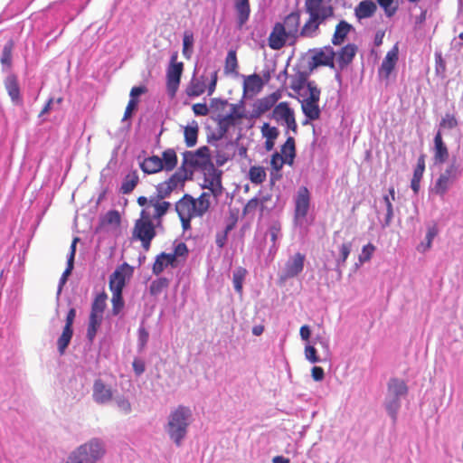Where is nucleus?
<instances>
[{"label": "nucleus", "instance_id": "nucleus-48", "mask_svg": "<svg viewBox=\"0 0 463 463\" xmlns=\"http://www.w3.org/2000/svg\"><path fill=\"white\" fill-rule=\"evenodd\" d=\"M375 250H376L375 246L372 243H368V244L364 245L362 248V251L358 256L359 262L361 264H363L364 262H368L372 259Z\"/></svg>", "mask_w": 463, "mask_h": 463}, {"label": "nucleus", "instance_id": "nucleus-55", "mask_svg": "<svg viewBox=\"0 0 463 463\" xmlns=\"http://www.w3.org/2000/svg\"><path fill=\"white\" fill-rule=\"evenodd\" d=\"M261 133L266 139H276L279 136L278 128L276 127H270L268 123L263 124Z\"/></svg>", "mask_w": 463, "mask_h": 463}, {"label": "nucleus", "instance_id": "nucleus-7", "mask_svg": "<svg viewBox=\"0 0 463 463\" xmlns=\"http://www.w3.org/2000/svg\"><path fill=\"white\" fill-rule=\"evenodd\" d=\"M308 96L301 100V109L307 119L314 121L320 118L319 100L321 90L313 80L307 83Z\"/></svg>", "mask_w": 463, "mask_h": 463}, {"label": "nucleus", "instance_id": "nucleus-58", "mask_svg": "<svg viewBox=\"0 0 463 463\" xmlns=\"http://www.w3.org/2000/svg\"><path fill=\"white\" fill-rule=\"evenodd\" d=\"M260 204L261 202L257 197L249 200L242 210L243 214L246 215L254 213Z\"/></svg>", "mask_w": 463, "mask_h": 463}, {"label": "nucleus", "instance_id": "nucleus-39", "mask_svg": "<svg viewBox=\"0 0 463 463\" xmlns=\"http://www.w3.org/2000/svg\"><path fill=\"white\" fill-rule=\"evenodd\" d=\"M281 153L283 157L287 158V160H289L288 164L292 165L296 153L294 137H288L287 138L285 144L281 147Z\"/></svg>", "mask_w": 463, "mask_h": 463}, {"label": "nucleus", "instance_id": "nucleus-30", "mask_svg": "<svg viewBox=\"0 0 463 463\" xmlns=\"http://www.w3.org/2000/svg\"><path fill=\"white\" fill-rule=\"evenodd\" d=\"M353 29V26L348 24L346 21H340L335 29L334 34L332 36V43L334 45H341L345 41L348 33Z\"/></svg>", "mask_w": 463, "mask_h": 463}, {"label": "nucleus", "instance_id": "nucleus-11", "mask_svg": "<svg viewBox=\"0 0 463 463\" xmlns=\"http://www.w3.org/2000/svg\"><path fill=\"white\" fill-rule=\"evenodd\" d=\"M183 71L184 63L177 61V53L173 54L166 70V89L171 98H174L178 90Z\"/></svg>", "mask_w": 463, "mask_h": 463}, {"label": "nucleus", "instance_id": "nucleus-42", "mask_svg": "<svg viewBox=\"0 0 463 463\" xmlns=\"http://www.w3.org/2000/svg\"><path fill=\"white\" fill-rule=\"evenodd\" d=\"M238 60L236 51L231 50L228 52L225 58L224 72L226 74L237 73Z\"/></svg>", "mask_w": 463, "mask_h": 463}, {"label": "nucleus", "instance_id": "nucleus-13", "mask_svg": "<svg viewBox=\"0 0 463 463\" xmlns=\"http://www.w3.org/2000/svg\"><path fill=\"white\" fill-rule=\"evenodd\" d=\"M272 118L277 122H283L288 129L294 133L298 131V124L295 118V112L286 101L277 104L272 110Z\"/></svg>", "mask_w": 463, "mask_h": 463}, {"label": "nucleus", "instance_id": "nucleus-49", "mask_svg": "<svg viewBox=\"0 0 463 463\" xmlns=\"http://www.w3.org/2000/svg\"><path fill=\"white\" fill-rule=\"evenodd\" d=\"M194 44V35L192 33L185 32L183 38V54L185 58L191 57L192 47Z\"/></svg>", "mask_w": 463, "mask_h": 463}, {"label": "nucleus", "instance_id": "nucleus-61", "mask_svg": "<svg viewBox=\"0 0 463 463\" xmlns=\"http://www.w3.org/2000/svg\"><path fill=\"white\" fill-rule=\"evenodd\" d=\"M137 103H138L137 99H130L128 100V105L126 107V109H125L122 120H126V119L129 118L132 116L133 111L137 107Z\"/></svg>", "mask_w": 463, "mask_h": 463}, {"label": "nucleus", "instance_id": "nucleus-17", "mask_svg": "<svg viewBox=\"0 0 463 463\" xmlns=\"http://www.w3.org/2000/svg\"><path fill=\"white\" fill-rule=\"evenodd\" d=\"M310 205V193L306 186L298 190L295 199L294 217L297 222H301L307 215Z\"/></svg>", "mask_w": 463, "mask_h": 463}, {"label": "nucleus", "instance_id": "nucleus-51", "mask_svg": "<svg viewBox=\"0 0 463 463\" xmlns=\"http://www.w3.org/2000/svg\"><path fill=\"white\" fill-rule=\"evenodd\" d=\"M458 125L456 117L453 114L447 113L441 118L439 126L440 128L452 129L455 128Z\"/></svg>", "mask_w": 463, "mask_h": 463}, {"label": "nucleus", "instance_id": "nucleus-10", "mask_svg": "<svg viewBox=\"0 0 463 463\" xmlns=\"http://www.w3.org/2000/svg\"><path fill=\"white\" fill-rule=\"evenodd\" d=\"M244 117L241 106L230 104L226 113L217 114V125L220 136L225 135L231 127L235 126Z\"/></svg>", "mask_w": 463, "mask_h": 463}, {"label": "nucleus", "instance_id": "nucleus-3", "mask_svg": "<svg viewBox=\"0 0 463 463\" xmlns=\"http://www.w3.org/2000/svg\"><path fill=\"white\" fill-rule=\"evenodd\" d=\"M191 421L192 411L186 406L180 405L170 412L165 430L176 446H180L186 436Z\"/></svg>", "mask_w": 463, "mask_h": 463}, {"label": "nucleus", "instance_id": "nucleus-34", "mask_svg": "<svg viewBox=\"0 0 463 463\" xmlns=\"http://www.w3.org/2000/svg\"><path fill=\"white\" fill-rule=\"evenodd\" d=\"M395 200V190L394 187L392 186L389 188V194L383 196V202L386 206V215L384 219V222L383 224V227H387L391 224L392 217H393V208H392V201Z\"/></svg>", "mask_w": 463, "mask_h": 463}, {"label": "nucleus", "instance_id": "nucleus-21", "mask_svg": "<svg viewBox=\"0 0 463 463\" xmlns=\"http://www.w3.org/2000/svg\"><path fill=\"white\" fill-rule=\"evenodd\" d=\"M304 261L305 255L299 252L296 253L287 261L284 273L281 278L283 279H288L298 276L304 269Z\"/></svg>", "mask_w": 463, "mask_h": 463}, {"label": "nucleus", "instance_id": "nucleus-52", "mask_svg": "<svg viewBox=\"0 0 463 463\" xmlns=\"http://www.w3.org/2000/svg\"><path fill=\"white\" fill-rule=\"evenodd\" d=\"M436 235H437V229L435 227L430 228L428 230L426 237H425L426 243L425 244L421 243L419 246V250H421V251H426L429 249H430L431 244H432V241H433V239L435 238Z\"/></svg>", "mask_w": 463, "mask_h": 463}, {"label": "nucleus", "instance_id": "nucleus-44", "mask_svg": "<svg viewBox=\"0 0 463 463\" xmlns=\"http://www.w3.org/2000/svg\"><path fill=\"white\" fill-rule=\"evenodd\" d=\"M112 292V298H111V304L112 308L111 312L114 316L118 315L122 309L124 308L125 303L122 297V292L119 291H111Z\"/></svg>", "mask_w": 463, "mask_h": 463}, {"label": "nucleus", "instance_id": "nucleus-40", "mask_svg": "<svg viewBox=\"0 0 463 463\" xmlns=\"http://www.w3.org/2000/svg\"><path fill=\"white\" fill-rule=\"evenodd\" d=\"M187 178V173L184 172V170L181 167H179V169L175 174H173L167 180H165V182L174 191L179 185H182Z\"/></svg>", "mask_w": 463, "mask_h": 463}, {"label": "nucleus", "instance_id": "nucleus-24", "mask_svg": "<svg viewBox=\"0 0 463 463\" xmlns=\"http://www.w3.org/2000/svg\"><path fill=\"white\" fill-rule=\"evenodd\" d=\"M263 85V80L259 74L253 73L246 76L243 80V93L251 96L256 95L261 91Z\"/></svg>", "mask_w": 463, "mask_h": 463}, {"label": "nucleus", "instance_id": "nucleus-19", "mask_svg": "<svg viewBox=\"0 0 463 463\" xmlns=\"http://www.w3.org/2000/svg\"><path fill=\"white\" fill-rule=\"evenodd\" d=\"M205 188L210 190V195L213 194L214 197H218L222 194V171L211 165V168L205 175Z\"/></svg>", "mask_w": 463, "mask_h": 463}, {"label": "nucleus", "instance_id": "nucleus-53", "mask_svg": "<svg viewBox=\"0 0 463 463\" xmlns=\"http://www.w3.org/2000/svg\"><path fill=\"white\" fill-rule=\"evenodd\" d=\"M288 161L289 160H287V158L283 157L282 155L276 152L271 156L270 165L273 169L279 171L283 167L284 164H288Z\"/></svg>", "mask_w": 463, "mask_h": 463}, {"label": "nucleus", "instance_id": "nucleus-4", "mask_svg": "<svg viewBox=\"0 0 463 463\" xmlns=\"http://www.w3.org/2000/svg\"><path fill=\"white\" fill-rule=\"evenodd\" d=\"M104 454L102 443L93 439L77 448L69 456L66 463H97Z\"/></svg>", "mask_w": 463, "mask_h": 463}, {"label": "nucleus", "instance_id": "nucleus-33", "mask_svg": "<svg viewBox=\"0 0 463 463\" xmlns=\"http://www.w3.org/2000/svg\"><path fill=\"white\" fill-rule=\"evenodd\" d=\"M205 88L204 80L193 77L185 88V93L191 98L199 97L205 91Z\"/></svg>", "mask_w": 463, "mask_h": 463}, {"label": "nucleus", "instance_id": "nucleus-36", "mask_svg": "<svg viewBox=\"0 0 463 463\" xmlns=\"http://www.w3.org/2000/svg\"><path fill=\"white\" fill-rule=\"evenodd\" d=\"M199 128L195 121L192 125L186 126L184 129V142L188 147L196 145Z\"/></svg>", "mask_w": 463, "mask_h": 463}, {"label": "nucleus", "instance_id": "nucleus-62", "mask_svg": "<svg viewBox=\"0 0 463 463\" xmlns=\"http://www.w3.org/2000/svg\"><path fill=\"white\" fill-rule=\"evenodd\" d=\"M148 338V332L146 330L145 327H140L138 329V345L140 350L145 348L146 345L147 344Z\"/></svg>", "mask_w": 463, "mask_h": 463}, {"label": "nucleus", "instance_id": "nucleus-15", "mask_svg": "<svg viewBox=\"0 0 463 463\" xmlns=\"http://www.w3.org/2000/svg\"><path fill=\"white\" fill-rule=\"evenodd\" d=\"M458 175V167L453 164L449 165L435 182L432 191L436 194L443 196L449 186L456 181Z\"/></svg>", "mask_w": 463, "mask_h": 463}, {"label": "nucleus", "instance_id": "nucleus-6", "mask_svg": "<svg viewBox=\"0 0 463 463\" xmlns=\"http://www.w3.org/2000/svg\"><path fill=\"white\" fill-rule=\"evenodd\" d=\"M158 226L155 222L141 216L135 221L132 230V239L139 241L144 250H148L151 241L156 236V228Z\"/></svg>", "mask_w": 463, "mask_h": 463}, {"label": "nucleus", "instance_id": "nucleus-63", "mask_svg": "<svg viewBox=\"0 0 463 463\" xmlns=\"http://www.w3.org/2000/svg\"><path fill=\"white\" fill-rule=\"evenodd\" d=\"M192 109L196 116H206L210 110L206 103H195L193 105Z\"/></svg>", "mask_w": 463, "mask_h": 463}, {"label": "nucleus", "instance_id": "nucleus-46", "mask_svg": "<svg viewBox=\"0 0 463 463\" xmlns=\"http://www.w3.org/2000/svg\"><path fill=\"white\" fill-rule=\"evenodd\" d=\"M230 104L227 100L214 98L210 102V109L217 116L219 113H226Z\"/></svg>", "mask_w": 463, "mask_h": 463}, {"label": "nucleus", "instance_id": "nucleus-28", "mask_svg": "<svg viewBox=\"0 0 463 463\" xmlns=\"http://www.w3.org/2000/svg\"><path fill=\"white\" fill-rule=\"evenodd\" d=\"M234 8L237 14L238 26L241 28L250 17V0H234Z\"/></svg>", "mask_w": 463, "mask_h": 463}, {"label": "nucleus", "instance_id": "nucleus-14", "mask_svg": "<svg viewBox=\"0 0 463 463\" xmlns=\"http://www.w3.org/2000/svg\"><path fill=\"white\" fill-rule=\"evenodd\" d=\"M335 52L330 45L324 46L313 51V55L308 66L311 70L320 66L335 68Z\"/></svg>", "mask_w": 463, "mask_h": 463}, {"label": "nucleus", "instance_id": "nucleus-56", "mask_svg": "<svg viewBox=\"0 0 463 463\" xmlns=\"http://www.w3.org/2000/svg\"><path fill=\"white\" fill-rule=\"evenodd\" d=\"M173 192L172 188L166 184L165 181L160 183L156 186V194L155 196L160 197V199H165L168 197Z\"/></svg>", "mask_w": 463, "mask_h": 463}, {"label": "nucleus", "instance_id": "nucleus-27", "mask_svg": "<svg viewBox=\"0 0 463 463\" xmlns=\"http://www.w3.org/2000/svg\"><path fill=\"white\" fill-rule=\"evenodd\" d=\"M168 266H171V267L177 266V263L175 262V256L171 255L170 253L162 252L161 254H159L156 257V259L153 264L152 271L155 275H159Z\"/></svg>", "mask_w": 463, "mask_h": 463}, {"label": "nucleus", "instance_id": "nucleus-29", "mask_svg": "<svg viewBox=\"0 0 463 463\" xmlns=\"http://www.w3.org/2000/svg\"><path fill=\"white\" fill-rule=\"evenodd\" d=\"M377 6L372 0L360 2L354 9V14L358 20L372 17L376 12Z\"/></svg>", "mask_w": 463, "mask_h": 463}, {"label": "nucleus", "instance_id": "nucleus-23", "mask_svg": "<svg viewBox=\"0 0 463 463\" xmlns=\"http://www.w3.org/2000/svg\"><path fill=\"white\" fill-rule=\"evenodd\" d=\"M357 50L358 48L354 43H348L342 47L337 53H335L337 68L340 71H343L352 63Z\"/></svg>", "mask_w": 463, "mask_h": 463}, {"label": "nucleus", "instance_id": "nucleus-57", "mask_svg": "<svg viewBox=\"0 0 463 463\" xmlns=\"http://www.w3.org/2000/svg\"><path fill=\"white\" fill-rule=\"evenodd\" d=\"M306 78L303 75H299L298 78L294 79L290 83V88L296 93L300 94V90L306 86L307 87Z\"/></svg>", "mask_w": 463, "mask_h": 463}, {"label": "nucleus", "instance_id": "nucleus-54", "mask_svg": "<svg viewBox=\"0 0 463 463\" xmlns=\"http://www.w3.org/2000/svg\"><path fill=\"white\" fill-rule=\"evenodd\" d=\"M425 171V155H420L417 161V165L413 171L414 179L421 180L423 173Z\"/></svg>", "mask_w": 463, "mask_h": 463}, {"label": "nucleus", "instance_id": "nucleus-8", "mask_svg": "<svg viewBox=\"0 0 463 463\" xmlns=\"http://www.w3.org/2000/svg\"><path fill=\"white\" fill-rule=\"evenodd\" d=\"M211 165L210 150L208 146H201L196 151H186L183 154L181 168L187 173V167L207 169Z\"/></svg>", "mask_w": 463, "mask_h": 463}, {"label": "nucleus", "instance_id": "nucleus-37", "mask_svg": "<svg viewBox=\"0 0 463 463\" xmlns=\"http://www.w3.org/2000/svg\"><path fill=\"white\" fill-rule=\"evenodd\" d=\"M72 335H73L72 328L63 327L62 333L57 340V348H58V352H59L60 355H62L65 354V351L71 343Z\"/></svg>", "mask_w": 463, "mask_h": 463}, {"label": "nucleus", "instance_id": "nucleus-9", "mask_svg": "<svg viewBox=\"0 0 463 463\" xmlns=\"http://www.w3.org/2000/svg\"><path fill=\"white\" fill-rule=\"evenodd\" d=\"M408 387L403 380L392 378L388 383V403L387 411L393 420L396 419V412L400 407V398L405 396Z\"/></svg>", "mask_w": 463, "mask_h": 463}, {"label": "nucleus", "instance_id": "nucleus-12", "mask_svg": "<svg viewBox=\"0 0 463 463\" xmlns=\"http://www.w3.org/2000/svg\"><path fill=\"white\" fill-rule=\"evenodd\" d=\"M170 207L171 203L169 202L153 195L150 196V204L146 209H142L140 214L155 222L157 225H161L162 218L166 214Z\"/></svg>", "mask_w": 463, "mask_h": 463}, {"label": "nucleus", "instance_id": "nucleus-22", "mask_svg": "<svg viewBox=\"0 0 463 463\" xmlns=\"http://www.w3.org/2000/svg\"><path fill=\"white\" fill-rule=\"evenodd\" d=\"M398 61V47L395 45L392 50H390L383 62L381 67L378 70V75L380 78L383 80H388L392 71L394 70L395 65Z\"/></svg>", "mask_w": 463, "mask_h": 463}, {"label": "nucleus", "instance_id": "nucleus-5", "mask_svg": "<svg viewBox=\"0 0 463 463\" xmlns=\"http://www.w3.org/2000/svg\"><path fill=\"white\" fill-rule=\"evenodd\" d=\"M107 294L103 291L98 294L92 304L91 310L89 317V324L87 328V337L90 341H93L96 336V334L102 323L103 320V313L107 307Z\"/></svg>", "mask_w": 463, "mask_h": 463}, {"label": "nucleus", "instance_id": "nucleus-50", "mask_svg": "<svg viewBox=\"0 0 463 463\" xmlns=\"http://www.w3.org/2000/svg\"><path fill=\"white\" fill-rule=\"evenodd\" d=\"M120 222H121L120 214L117 210L109 211L105 214L103 221H102V222L104 224L116 225V226H119Z\"/></svg>", "mask_w": 463, "mask_h": 463}, {"label": "nucleus", "instance_id": "nucleus-16", "mask_svg": "<svg viewBox=\"0 0 463 463\" xmlns=\"http://www.w3.org/2000/svg\"><path fill=\"white\" fill-rule=\"evenodd\" d=\"M133 273V269L128 263L119 265L109 277V289L110 291L122 292L126 286L127 278H130Z\"/></svg>", "mask_w": 463, "mask_h": 463}, {"label": "nucleus", "instance_id": "nucleus-41", "mask_svg": "<svg viewBox=\"0 0 463 463\" xmlns=\"http://www.w3.org/2000/svg\"><path fill=\"white\" fill-rule=\"evenodd\" d=\"M246 275H247V270L243 267H239L233 271L232 282H233L234 289L239 294H242L243 281L245 279Z\"/></svg>", "mask_w": 463, "mask_h": 463}, {"label": "nucleus", "instance_id": "nucleus-47", "mask_svg": "<svg viewBox=\"0 0 463 463\" xmlns=\"http://www.w3.org/2000/svg\"><path fill=\"white\" fill-rule=\"evenodd\" d=\"M352 243L345 242L339 248V258L336 260V266L338 268L344 267L345 265V261L351 252Z\"/></svg>", "mask_w": 463, "mask_h": 463}, {"label": "nucleus", "instance_id": "nucleus-25", "mask_svg": "<svg viewBox=\"0 0 463 463\" xmlns=\"http://www.w3.org/2000/svg\"><path fill=\"white\" fill-rule=\"evenodd\" d=\"M5 88L14 104H21L23 99L18 79L15 75L10 74L5 80Z\"/></svg>", "mask_w": 463, "mask_h": 463}, {"label": "nucleus", "instance_id": "nucleus-20", "mask_svg": "<svg viewBox=\"0 0 463 463\" xmlns=\"http://www.w3.org/2000/svg\"><path fill=\"white\" fill-rule=\"evenodd\" d=\"M92 398L99 404L108 403L113 398V391L101 379H96L93 383Z\"/></svg>", "mask_w": 463, "mask_h": 463}, {"label": "nucleus", "instance_id": "nucleus-43", "mask_svg": "<svg viewBox=\"0 0 463 463\" xmlns=\"http://www.w3.org/2000/svg\"><path fill=\"white\" fill-rule=\"evenodd\" d=\"M169 286V280L166 278H158L153 280L149 286V292L152 296H158Z\"/></svg>", "mask_w": 463, "mask_h": 463}, {"label": "nucleus", "instance_id": "nucleus-1", "mask_svg": "<svg viewBox=\"0 0 463 463\" xmlns=\"http://www.w3.org/2000/svg\"><path fill=\"white\" fill-rule=\"evenodd\" d=\"M324 0H305V10L308 18L300 27L301 14L298 10L291 12L282 23H276L268 38L270 49L278 51L285 45H294L299 37L312 38L319 26L334 16V8L323 4Z\"/></svg>", "mask_w": 463, "mask_h": 463}, {"label": "nucleus", "instance_id": "nucleus-38", "mask_svg": "<svg viewBox=\"0 0 463 463\" xmlns=\"http://www.w3.org/2000/svg\"><path fill=\"white\" fill-rule=\"evenodd\" d=\"M266 172L264 167L253 165L249 170V179L254 184H260L266 180Z\"/></svg>", "mask_w": 463, "mask_h": 463}, {"label": "nucleus", "instance_id": "nucleus-60", "mask_svg": "<svg viewBox=\"0 0 463 463\" xmlns=\"http://www.w3.org/2000/svg\"><path fill=\"white\" fill-rule=\"evenodd\" d=\"M305 356L307 360L313 364L319 362V357L317 354V349L312 345H307L305 347Z\"/></svg>", "mask_w": 463, "mask_h": 463}, {"label": "nucleus", "instance_id": "nucleus-32", "mask_svg": "<svg viewBox=\"0 0 463 463\" xmlns=\"http://www.w3.org/2000/svg\"><path fill=\"white\" fill-rule=\"evenodd\" d=\"M139 182V176L137 170H133L129 172L126 176L124 177L121 186H120V193L123 194H130L137 185Z\"/></svg>", "mask_w": 463, "mask_h": 463}, {"label": "nucleus", "instance_id": "nucleus-45", "mask_svg": "<svg viewBox=\"0 0 463 463\" xmlns=\"http://www.w3.org/2000/svg\"><path fill=\"white\" fill-rule=\"evenodd\" d=\"M14 49L13 40H9L4 46L0 61L4 66L10 68L12 65V52Z\"/></svg>", "mask_w": 463, "mask_h": 463}, {"label": "nucleus", "instance_id": "nucleus-64", "mask_svg": "<svg viewBox=\"0 0 463 463\" xmlns=\"http://www.w3.org/2000/svg\"><path fill=\"white\" fill-rule=\"evenodd\" d=\"M280 231H281V227H280L279 223H274L269 229V232L270 235L271 241L273 243V247L276 246V241L280 234Z\"/></svg>", "mask_w": 463, "mask_h": 463}, {"label": "nucleus", "instance_id": "nucleus-59", "mask_svg": "<svg viewBox=\"0 0 463 463\" xmlns=\"http://www.w3.org/2000/svg\"><path fill=\"white\" fill-rule=\"evenodd\" d=\"M171 255L175 256V262L177 263V258H186L188 255V249L184 242H179L175 245L174 249V252L170 253Z\"/></svg>", "mask_w": 463, "mask_h": 463}, {"label": "nucleus", "instance_id": "nucleus-26", "mask_svg": "<svg viewBox=\"0 0 463 463\" xmlns=\"http://www.w3.org/2000/svg\"><path fill=\"white\" fill-rule=\"evenodd\" d=\"M449 158V150L439 130L434 137V161L438 164L445 163Z\"/></svg>", "mask_w": 463, "mask_h": 463}, {"label": "nucleus", "instance_id": "nucleus-2", "mask_svg": "<svg viewBox=\"0 0 463 463\" xmlns=\"http://www.w3.org/2000/svg\"><path fill=\"white\" fill-rule=\"evenodd\" d=\"M210 194L203 192L194 199L192 195L184 194L175 203V211L180 218L183 229L188 230L191 227V220L195 217H202L210 208Z\"/></svg>", "mask_w": 463, "mask_h": 463}, {"label": "nucleus", "instance_id": "nucleus-31", "mask_svg": "<svg viewBox=\"0 0 463 463\" xmlns=\"http://www.w3.org/2000/svg\"><path fill=\"white\" fill-rule=\"evenodd\" d=\"M141 170L148 175L156 174L163 170V161L157 156L146 157L140 163Z\"/></svg>", "mask_w": 463, "mask_h": 463}, {"label": "nucleus", "instance_id": "nucleus-35", "mask_svg": "<svg viewBox=\"0 0 463 463\" xmlns=\"http://www.w3.org/2000/svg\"><path fill=\"white\" fill-rule=\"evenodd\" d=\"M163 161L164 168L167 172L174 170L178 163V158L176 152L173 148H168L163 151L162 157H160Z\"/></svg>", "mask_w": 463, "mask_h": 463}, {"label": "nucleus", "instance_id": "nucleus-18", "mask_svg": "<svg viewBox=\"0 0 463 463\" xmlns=\"http://www.w3.org/2000/svg\"><path fill=\"white\" fill-rule=\"evenodd\" d=\"M280 98L281 91L276 90L261 99H258L253 103L252 116L255 118H259L261 115L265 114L266 112H268L276 106V103Z\"/></svg>", "mask_w": 463, "mask_h": 463}]
</instances>
